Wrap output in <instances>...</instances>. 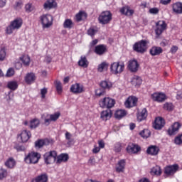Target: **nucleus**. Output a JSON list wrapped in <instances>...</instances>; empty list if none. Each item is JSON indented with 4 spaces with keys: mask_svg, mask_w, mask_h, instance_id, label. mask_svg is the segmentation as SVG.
<instances>
[{
    "mask_svg": "<svg viewBox=\"0 0 182 182\" xmlns=\"http://www.w3.org/2000/svg\"><path fill=\"white\" fill-rule=\"evenodd\" d=\"M23 25V20L18 17L15 18L10 23V25L6 27V33L7 35H11L14 31H18Z\"/></svg>",
    "mask_w": 182,
    "mask_h": 182,
    "instance_id": "f257e3e1",
    "label": "nucleus"
},
{
    "mask_svg": "<svg viewBox=\"0 0 182 182\" xmlns=\"http://www.w3.org/2000/svg\"><path fill=\"white\" fill-rule=\"evenodd\" d=\"M132 50L136 53L143 55L147 51V41L146 40H140L132 46Z\"/></svg>",
    "mask_w": 182,
    "mask_h": 182,
    "instance_id": "f03ea898",
    "label": "nucleus"
},
{
    "mask_svg": "<svg viewBox=\"0 0 182 182\" xmlns=\"http://www.w3.org/2000/svg\"><path fill=\"white\" fill-rule=\"evenodd\" d=\"M111 73L112 75H119L122 74L125 69V64L123 61H117L111 64L110 67Z\"/></svg>",
    "mask_w": 182,
    "mask_h": 182,
    "instance_id": "7ed1b4c3",
    "label": "nucleus"
},
{
    "mask_svg": "<svg viewBox=\"0 0 182 182\" xmlns=\"http://www.w3.org/2000/svg\"><path fill=\"white\" fill-rule=\"evenodd\" d=\"M41 159V154L38 152L31 151L26 156L24 161L28 164H37Z\"/></svg>",
    "mask_w": 182,
    "mask_h": 182,
    "instance_id": "20e7f679",
    "label": "nucleus"
},
{
    "mask_svg": "<svg viewBox=\"0 0 182 182\" xmlns=\"http://www.w3.org/2000/svg\"><path fill=\"white\" fill-rule=\"evenodd\" d=\"M58 153L55 150L46 152L43 155L44 161L47 165H50L56 161Z\"/></svg>",
    "mask_w": 182,
    "mask_h": 182,
    "instance_id": "39448f33",
    "label": "nucleus"
},
{
    "mask_svg": "<svg viewBox=\"0 0 182 182\" xmlns=\"http://www.w3.org/2000/svg\"><path fill=\"white\" fill-rule=\"evenodd\" d=\"M112 19V14L109 11H105L100 14L98 16V22L101 23V25H107V23H110Z\"/></svg>",
    "mask_w": 182,
    "mask_h": 182,
    "instance_id": "423d86ee",
    "label": "nucleus"
},
{
    "mask_svg": "<svg viewBox=\"0 0 182 182\" xmlns=\"http://www.w3.org/2000/svg\"><path fill=\"white\" fill-rule=\"evenodd\" d=\"M179 166L178 164L168 165L164 168V177L167 178L170 176H173L178 170Z\"/></svg>",
    "mask_w": 182,
    "mask_h": 182,
    "instance_id": "0eeeda50",
    "label": "nucleus"
},
{
    "mask_svg": "<svg viewBox=\"0 0 182 182\" xmlns=\"http://www.w3.org/2000/svg\"><path fill=\"white\" fill-rule=\"evenodd\" d=\"M115 100L111 97H104V99L100 100V107L102 109H110L115 105Z\"/></svg>",
    "mask_w": 182,
    "mask_h": 182,
    "instance_id": "6e6552de",
    "label": "nucleus"
},
{
    "mask_svg": "<svg viewBox=\"0 0 182 182\" xmlns=\"http://www.w3.org/2000/svg\"><path fill=\"white\" fill-rule=\"evenodd\" d=\"M40 21L43 28H50L53 22V17L50 14H43L40 16Z\"/></svg>",
    "mask_w": 182,
    "mask_h": 182,
    "instance_id": "1a4fd4ad",
    "label": "nucleus"
},
{
    "mask_svg": "<svg viewBox=\"0 0 182 182\" xmlns=\"http://www.w3.org/2000/svg\"><path fill=\"white\" fill-rule=\"evenodd\" d=\"M182 124L178 122H173L171 127L167 129V134L170 136L176 135L180 129L181 128Z\"/></svg>",
    "mask_w": 182,
    "mask_h": 182,
    "instance_id": "9d476101",
    "label": "nucleus"
},
{
    "mask_svg": "<svg viewBox=\"0 0 182 182\" xmlns=\"http://www.w3.org/2000/svg\"><path fill=\"white\" fill-rule=\"evenodd\" d=\"M31 136H32L31 132L26 129L21 131V132L18 134L17 135L18 139H21V142L22 144L27 143L28 140L31 138Z\"/></svg>",
    "mask_w": 182,
    "mask_h": 182,
    "instance_id": "9b49d317",
    "label": "nucleus"
},
{
    "mask_svg": "<svg viewBox=\"0 0 182 182\" xmlns=\"http://www.w3.org/2000/svg\"><path fill=\"white\" fill-rule=\"evenodd\" d=\"M167 24L164 21H159L156 23L155 33L156 36H160L164 30L166 29Z\"/></svg>",
    "mask_w": 182,
    "mask_h": 182,
    "instance_id": "f8f14e48",
    "label": "nucleus"
},
{
    "mask_svg": "<svg viewBox=\"0 0 182 182\" xmlns=\"http://www.w3.org/2000/svg\"><path fill=\"white\" fill-rule=\"evenodd\" d=\"M166 125L165 119L161 117H156L154 123L153 124V128L155 130H161Z\"/></svg>",
    "mask_w": 182,
    "mask_h": 182,
    "instance_id": "ddd939ff",
    "label": "nucleus"
},
{
    "mask_svg": "<svg viewBox=\"0 0 182 182\" xmlns=\"http://www.w3.org/2000/svg\"><path fill=\"white\" fill-rule=\"evenodd\" d=\"M137 103H138V98L134 96H131L126 100L124 102V106L127 109H131L134 107H136Z\"/></svg>",
    "mask_w": 182,
    "mask_h": 182,
    "instance_id": "4468645a",
    "label": "nucleus"
},
{
    "mask_svg": "<svg viewBox=\"0 0 182 182\" xmlns=\"http://www.w3.org/2000/svg\"><path fill=\"white\" fill-rule=\"evenodd\" d=\"M151 98L154 102L161 103L166 100V95L163 92H154L151 95Z\"/></svg>",
    "mask_w": 182,
    "mask_h": 182,
    "instance_id": "2eb2a0df",
    "label": "nucleus"
},
{
    "mask_svg": "<svg viewBox=\"0 0 182 182\" xmlns=\"http://www.w3.org/2000/svg\"><path fill=\"white\" fill-rule=\"evenodd\" d=\"M126 151L129 154H136L141 151V147L137 144L129 143Z\"/></svg>",
    "mask_w": 182,
    "mask_h": 182,
    "instance_id": "dca6fc26",
    "label": "nucleus"
},
{
    "mask_svg": "<svg viewBox=\"0 0 182 182\" xmlns=\"http://www.w3.org/2000/svg\"><path fill=\"white\" fill-rule=\"evenodd\" d=\"M70 91H71V92H73L74 95H78L83 93L85 92V89L82 85L75 83L71 85Z\"/></svg>",
    "mask_w": 182,
    "mask_h": 182,
    "instance_id": "f3484780",
    "label": "nucleus"
},
{
    "mask_svg": "<svg viewBox=\"0 0 182 182\" xmlns=\"http://www.w3.org/2000/svg\"><path fill=\"white\" fill-rule=\"evenodd\" d=\"M127 68L131 73H135L139 70V64L136 60H130L128 62Z\"/></svg>",
    "mask_w": 182,
    "mask_h": 182,
    "instance_id": "a211bd4d",
    "label": "nucleus"
},
{
    "mask_svg": "<svg viewBox=\"0 0 182 182\" xmlns=\"http://www.w3.org/2000/svg\"><path fill=\"white\" fill-rule=\"evenodd\" d=\"M107 52V46L105 44H100L95 46L94 49V53H95L98 56H102Z\"/></svg>",
    "mask_w": 182,
    "mask_h": 182,
    "instance_id": "6ab92c4d",
    "label": "nucleus"
},
{
    "mask_svg": "<svg viewBox=\"0 0 182 182\" xmlns=\"http://www.w3.org/2000/svg\"><path fill=\"white\" fill-rule=\"evenodd\" d=\"M49 177L47 173H42L34 177L31 182H48Z\"/></svg>",
    "mask_w": 182,
    "mask_h": 182,
    "instance_id": "aec40b11",
    "label": "nucleus"
},
{
    "mask_svg": "<svg viewBox=\"0 0 182 182\" xmlns=\"http://www.w3.org/2000/svg\"><path fill=\"white\" fill-rule=\"evenodd\" d=\"M119 12L121 15H124L125 16H132L134 14V10L132 9L129 6H124L119 9Z\"/></svg>",
    "mask_w": 182,
    "mask_h": 182,
    "instance_id": "412c9836",
    "label": "nucleus"
},
{
    "mask_svg": "<svg viewBox=\"0 0 182 182\" xmlns=\"http://www.w3.org/2000/svg\"><path fill=\"white\" fill-rule=\"evenodd\" d=\"M148 117V111L146 108H143L141 112L136 114V119L139 122H141L146 119Z\"/></svg>",
    "mask_w": 182,
    "mask_h": 182,
    "instance_id": "4be33fe9",
    "label": "nucleus"
},
{
    "mask_svg": "<svg viewBox=\"0 0 182 182\" xmlns=\"http://www.w3.org/2000/svg\"><path fill=\"white\" fill-rule=\"evenodd\" d=\"M126 166V160L125 159H120L118 161V163L117 164V166H115V171L117 173H124L125 170Z\"/></svg>",
    "mask_w": 182,
    "mask_h": 182,
    "instance_id": "5701e85b",
    "label": "nucleus"
},
{
    "mask_svg": "<svg viewBox=\"0 0 182 182\" xmlns=\"http://www.w3.org/2000/svg\"><path fill=\"white\" fill-rule=\"evenodd\" d=\"M50 140L48 139H38L35 142V146L36 149H41L44 146H49Z\"/></svg>",
    "mask_w": 182,
    "mask_h": 182,
    "instance_id": "b1692460",
    "label": "nucleus"
},
{
    "mask_svg": "<svg viewBox=\"0 0 182 182\" xmlns=\"http://www.w3.org/2000/svg\"><path fill=\"white\" fill-rule=\"evenodd\" d=\"M163 52V48L159 46H153L149 49V54L151 56H159V55H161Z\"/></svg>",
    "mask_w": 182,
    "mask_h": 182,
    "instance_id": "393cba45",
    "label": "nucleus"
},
{
    "mask_svg": "<svg viewBox=\"0 0 182 182\" xmlns=\"http://www.w3.org/2000/svg\"><path fill=\"white\" fill-rule=\"evenodd\" d=\"M160 149L158 146L151 145L146 149V154L150 156H157Z\"/></svg>",
    "mask_w": 182,
    "mask_h": 182,
    "instance_id": "a878e982",
    "label": "nucleus"
},
{
    "mask_svg": "<svg viewBox=\"0 0 182 182\" xmlns=\"http://www.w3.org/2000/svg\"><path fill=\"white\" fill-rule=\"evenodd\" d=\"M8 169H14L16 166V161L13 157H9L4 164Z\"/></svg>",
    "mask_w": 182,
    "mask_h": 182,
    "instance_id": "bb28decb",
    "label": "nucleus"
},
{
    "mask_svg": "<svg viewBox=\"0 0 182 182\" xmlns=\"http://www.w3.org/2000/svg\"><path fill=\"white\" fill-rule=\"evenodd\" d=\"M69 160V156L68 154H61L57 156L55 164H61L63 162L66 163Z\"/></svg>",
    "mask_w": 182,
    "mask_h": 182,
    "instance_id": "cd10ccee",
    "label": "nucleus"
},
{
    "mask_svg": "<svg viewBox=\"0 0 182 182\" xmlns=\"http://www.w3.org/2000/svg\"><path fill=\"white\" fill-rule=\"evenodd\" d=\"M112 115V110L110 109H107V110L101 112V119H102V121H107L111 119Z\"/></svg>",
    "mask_w": 182,
    "mask_h": 182,
    "instance_id": "c85d7f7f",
    "label": "nucleus"
},
{
    "mask_svg": "<svg viewBox=\"0 0 182 182\" xmlns=\"http://www.w3.org/2000/svg\"><path fill=\"white\" fill-rule=\"evenodd\" d=\"M172 11L174 14L180 15L182 14V3L176 2L172 4Z\"/></svg>",
    "mask_w": 182,
    "mask_h": 182,
    "instance_id": "c756f323",
    "label": "nucleus"
},
{
    "mask_svg": "<svg viewBox=\"0 0 182 182\" xmlns=\"http://www.w3.org/2000/svg\"><path fill=\"white\" fill-rule=\"evenodd\" d=\"M36 80V76L33 73H28L25 77L26 83L28 85H31L35 82Z\"/></svg>",
    "mask_w": 182,
    "mask_h": 182,
    "instance_id": "7c9ffc66",
    "label": "nucleus"
},
{
    "mask_svg": "<svg viewBox=\"0 0 182 182\" xmlns=\"http://www.w3.org/2000/svg\"><path fill=\"white\" fill-rule=\"evenodd\" d=\"M87 18V14L85 11H80L78 14H75L76 22H81V21H85Z\"/></svg>",
    "mask_w": 182,
    "mask_h": 182,
    "instance_id": "2f4dec72",
    "label": "nucleus"
},
{
    "mask_svg": "<svg viewBox=\"0 0 182 182\" xmlns=\"http://www.w3.org/2000/svg\"><path fill=\"white\" fill-rule=\"evenodd\" d=\"M127 115V112L125 109H117L115 111V119L120 120Z\"/></svg>",
    "mask_w": 182,
    "mask_h": 182,
    "instance_id": "473e14b6",
    "label": "nucleus"
},
{
    "mask_svg": "<svg viewBox=\"0 0 182 182\" xmlns=\"http://www.w3.org/2000/svg\"><path fill=\"white\" fill-rule=\"evenodd\" d=\"M78 66L84 68H88L89 62L85 55H81L80 60H78Z\"/></svg>",
    "mask_w": 182,
    "mask_h": 182,
    "instance_id": "72a5a7b5",
    "label": "nucleus"
},
{
    "mask_svg": "<svg viewBox=\"0 0 182 182\" xmlns=\"http://www.w3.org/2000/svg\"><path fill=\"white\" fill-rule=\"evenodd\" d=\"M131 84L134 87H139L142 84V79L137 75H134L131 80Z\"/></svg>",
    "mask_w": 182,
    "mask_h": 182,
    "instance_id": "f704fd0d",
    "label": "nucleus"
},
{
    "mask_svg": "<svg viewBox=\"0 0 182 182\" xmlns=\"http://www.w3.org/2000/svg\"><path fill=\"white\" fill-rule=\"evenodd\" d=\"M100 86H101V88H102V90H110L112 87L113 85L109 80H102L101 81V83H100Z\"/></svg>",
    "mask_w": 182,
    "mask_h": 182,
    "instance_id": "c9c22d12",
    "label": "nucleus"
},
{
    "mask_svg": "<svg viewBox=\"0 0 182 182\" xmlns=\"http://www.w3.org/2000/svg\"><path fill=\"white\" fill-rule=\"evenodd\" d=\"M25 67H29L31 63V58L28 55H23L20 58Z\"/></svg>",
    "mask_w": 182,
    "mask_h": 182,
    "instance_id": "e433bc0d",
    "label": "nucleus"
},
{
    "mask_svg": "<svg viewBox=\"0 0 182 182\" xmlns=\"http://www.w3.org/2000/svg\"><path fill=\"white\" fill-rule=\"evenodd\" d=\"M40 124H41V121L39 120V119L35 118L31 121L30 128L31 129H36L39 127Z\"/></svg>",
    "mask_w": 182,
    "mask_h": 182,
    "instance_id": "4c0bfd02",
    "label": "nucleus"
},
{
    "mask_svg": "<svg viewBox=\"0 0 182 182\" xmlns=\"http://www.w3.org/2000/svg\"><path fill=\"white\" fill-rule=\"evenodd\" d=\"M109 68V63L104 61L101 64L98 65V72L103 73V71H107Z\"/></svg>",
    "mask_w": 182,
    "mask_h": 182,
    "instance_id": "58836bf2",
    "label": "nucleus"
},
{
    "mask_svg": "<svg viewBox=\"0 0 182 182\" xmlns=\"http://www.w3.org/2000/svg\"><path fill=\"white\" fill-rule=\"evenodd\" d=\"M63 26H64L65 29H72L73 26V22L70 18H67L65 21H64Z\"/></svg>",
    "mask_w": 182,
    "mask_h": 182,
    "instance_id": "ea45409f",
    "label": "nucleus"
},
{
    "mask_svg": "<svg viewBox=\"0 0 182 182\" xmlns=\"http://www.w3.org/2000/svg\"><path fill=\"white\" fill-rule=\"evenodd\" d=\"M151 173L157 176H160L162 174V171L159 166H155L151 168Z\"/></svg>",
    "mask_w": 182,
    "mask_h": 182,
    "instance_id": "a19ab883",
    "label": "nucleus"
},
{
    "mask_svg": "<svg viewBox=\"0 0 182 182\" xmlns=\"http://www.w3.org/2000/svg\"><path fill=\"white\" fill-rule=\"evenodd\" d=\"M18 85L16 81H11L8 82L7 87L11 91H16L18 89Z\"/></svg>",
    "mask_w": 182,
    "mask_h": 182,
    "instance_id": "79ce46f5",
    "label": "nucleus"
},
{
    "mask_svg": "<svg viewBox=\"0 0 182 182\" xmlns=\"http://www.w3.org/2000/svg\"><path fill=\"white\" fill-rule=\"evenodd\" d=\"M164 110L172 112L174 109V105L171 102H165L163 105Z\"/></svg>",
    "mask_w": 182,
    "mask_h": 182,
    "instance_id": "37998d69",
    "label": "nucleus"
},
{
    "mask_svg": "<svg viewBox=\"0 0 182 182\" xmlns=\"http://www.w3.org/2000/svg\"><path fill=\"white\" fill-rule=\"evenodd\" d=\"M139 136L143 139H148L151 136V132L149 129H143L139 132Z\"/></svg>",
    "mask_w": 182,
    "mask_h": 182,
    "instance_id": "c03bdc74",
    "label": "nucleus"
},
{
    "mask_svg": "<svg viewBox=\"0 0 182 182\" xmlns=\"http://www.w3.org/2000/svg\"><path fill=\"white\" fill-rule=\"evenodd\" d=\"M54 4H55V1L54 0H48L44 4L45 9H52V8H55Z\"/></svg>",
    "mask_w": 182,
    "mask_h": 182,
    "instance_id": "a18cd8bd",
    "label": "nucleus"
},
{
    "mask_svg": "<svg viewBox=\"0 0 182 182\" xmlns=\"http://www.w3.org/2000/svg\"><path fill=\"white\" fill-rule=\"evenodd\" d=\"M72 136V134L69 132H65V140H67V144L68 146H70L74 141Z\"/></svg>",
    "mask_w": 182,
    "mask_h": 182,
    "instance_id": "49530a36",
    "label": "nucleus"
},
{
    "mask_svg": "<svg viewBox=\"0 0 182 182\" xmlns=\"http://www.w3.org/2000/svg\"><path fill=\"white\" fill-rule=\"evenodd\" d=\"M55 90H57V93L58 95H61L63 92V86L60 81H55Z\"/></svg>",
    "mask_w": 182,
    "mask_h": 182,
    "instance_id": "de8ad7c7",
    "label": "nucleus"
},
{
    "mask_svg": "<svg viewBox=\"0 0 182 182\" xmlns=\"http://www.w3.org/2000/svg\"><path fill=\"white\" fill-rule=\"evenodd\" d=\"M174 144L178 146L182 145V133L178 134L175 138H174Z\"/></svg>",
    "mask_w": 182,
    "mask_h": 182,
    "instance_id": "09e8293b",
    "label": "nucleus"
},
{
    "mask_svg": "<svg viewBox=\"0 0 182 182\" xmlns=\"http://www.w3.org/2000/svg\"><path fill=\"white\" fill-rule=\"evenodd\" d=\"M98 31L96 28H94L92 27L88 28V31H87V35L91 36V38H93L96 33H97Z\"/></svg>",
    "mask_w": 182,
    "mask_h": 182,
    "instance_id": "8fccbe9b",
    "label": "nucleus"
},
{
    "mask_svg": "<svg viewBox=\"0 0 182 182\" xmlns=\"http://www.w3.org/2000/svg\"><path fill=\"white\" fill-rule=\"evenodd\" d=\"M122 149V144L120 142H117L115 144H114V151L115 153H119L121 152Z\"/></svg>",
    "mask_w": 182,
    "mask_h": 182,
    "instance_id": "3c124183",
    "label": "nucleus"
},
{
    "mask_svg": "<svg viewBox=\"0 0 182 182\" xmlns=\"http://www.w3.org/2000/svg\"><path fill=\"white\" fill-rule=\"evenodd\" d=\"M14 149H16L17 152H23L26 151V147L23 145L16 143L14 146Z\"/></svg>",
    "mask_w": 182,
    "mask_h": 182,
    "instance_id": "603ef678",
    "label": "nucleus"
},
{
    "mask_svg": "<svg viewBox=\"0 0 182 182\" xmlns=\"http://www.w3.org/2000/svg\"><path fill=\"white\" fill-rule=\"evenodd\" d=\"M8 171L4 168H0V180H3L7 177Z\"/></svg>",
    "mask_w": 182,
    "mask_h": 182,
    "instance_id": "864d4df0",
    "label": "nucleus"
},
{
    "mask_svg": "<svg viewBox=\"0 0 182 182\" xmlns=\"http://www.w3.org/2000/svg\"><path fill=\"white\" fill-rule=\"evenodd\" d=\"M106 95V92L105 90H104L103 88H100V89H97L95 90V95H97V97H102V96H105Z\"/></svg>",
    "mask_w": 182,
    "mask_h": 182,
    "instance_id": "5fc2aeb1",
    "label": "nucleus"
},
{
    "mask_svg": "<svg viewBox=\"0 0 182 182\" xmlns=\"http://www.w3.org/2000/svg\"><path fill=\"white\" fill-rule=\"evenodd\" d=\"M6 56V49L5 48H2L0 50V62H4L5 60Z\"/></svg>",
    "mask_w": 182,
    "mask_h": 182,
    "instance_id": "6e6d98bb",
    "label": "nucleus"
},
{
    "mask_svg": "<svg viewBox=\"0 0 182 182\" xmlns=\"http://www.w3.org/2000/svg\"><path fill=\"white\" fill-rule=\"evenodd\" d=\"M26 11L28 12V14H30V12H33L34 11L35 7L33 6L32 4L28 3L25 6Z\"/></svg>",
    "mask_w": 182,
    "mask_h": 182,
    "instance_id": "4d7b16f0",
    "label": "nucleus"
},
{
    "mask_svg": "<svg viewBox=\"0 0 182 182\" xmlns=\"http://www.w3.org/2000/svg\"><path fill=\"white\" fill-rule=\"evenodd\" d=\"M60 117V113L59 112L50 115V118L51 119L52 122H56Z\"/></svg>",
    "mask_w": 182,
    "mask_h": 182,
    "instance_id": "13d9d810",
    "label": "nucleus"
},
{
    "mask_svg": "<svg viewBox=\"0 0 182 182\" xmlns=\"http://www.w3.org/2000/svg\"><path fill=\"white\" fill-rule=\"evenodd\" d=\"M15 74V70L13 68H11L8 70L7 73H6V77H11L14 75Z\"/></svg>",
    "mask_w": 182,
    "mask_h": 182,
    "instance_id": "bf43d9fd",
    "label": "nucleus"
},
{
    "mask_svg": "<svg viewBox=\"0 0 182 182\" xmlns=\"http://www.w3.org/2000/svg\"><path fill=\"white\" fill-rule=\"evenodd\" d=\"M149 14H151L152 15H157L159 12V9L158 8H151L149 10Z\"/></svg>",
    "mask_w": 182,
    "mask_h": 182,
    "instance_id": "052dcab7",
    "label": "nucleus"
},
{
    "mask_svg": "<svg viewBox=\"0 0 182 182\" xmlns=\"http://www.w3.org/2000/svg\"><path fill=\"white\" fill-rule=\"evenodd\" d=\"M47 93H48V89L46 87H44L41 90V94L42 99L46 98V95H47Z\"/></svg>",
    "mask_w": 182,
    "mask_h": 182,
    "instance_id": "680f3d73",
    "label": "nucleus"
},
{
    "mask_svg": "<svg viewBox=\"0 0 182 182\" xmlns=\"http://www.w3.org/2000/svg\"><path fill=\"white\" fill-rule=\"evenodd\" d=\"M178 50V47L176 46H172L170 48V53H171L173 55L176 53V52Z\"/></svg>",
    "mask_w": 182,
    "mask_h": 182,
    "instance_id": "e2e57ef3",
    "label": "nucleus"
},
{
    "mask_svg": "<svg viewBox=\"0 0 182 182\" xmlns=\"http://www.w3.org/2000/svg\"><path fill=\"white\" fill-rule=\"evenodd\" d=\"M98 146L100 149H104L105 148V141L102 139L98 141Z\"/></svg>",
    "mask_w": 182,
    "mask_h": 182,
    "instance_id": "0e129e2a",
    "label": "nucleus"
},
{
    "mask_svg": "<svg viewBox=\"0 0 182 182\" xmlns=\"http://www.w3.org/2000/svg\"><path fill=\"white\" fill-rule=\"evenodd\" d=\"M100 148L97 146H94V149H92V153L94 154H98L100 151Z\"/></svg>",
    "mask_w": 182,
    "mask_h": 182,
    "instance_id": "69168bd1",
    "label": "nucleus"
},
{
    "mask_svg": "<svg viewBox=\"0 0 182 182\" xmlns=\"http://www.w3.org/2000/svg\"><path fill=\"white\" fill-rule=\"evenodd\" d=\"M171 0H160V4L162 5H168V4H171Z\"/></svg>",
    "mask_w": 182,
    "mask_h": 182,
    "instance_id": "338daca9",
    "label": "nucleus"
},
{
    "mask_svg": "<svg viewBox=\"0 0 182 182\" xmlns=\"http://www.w3.org/2000/svg\"><path fill=\"white\" fill-rule=\"evenodd\" d=\"M138 182H151L150 180L148 178L143 177L140 178Z\"/></svg>",
    "mask_w": 182,
    "mask_h": 182,
    "instance_id": "774afa93",
    "label": "nucleus"
}]
</instances>
